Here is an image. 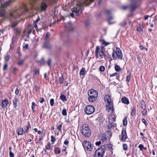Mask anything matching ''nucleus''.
I'll return each mask as SVG.
<instances>
[{"label": "nucleus", "mask_w": 157, "mask_h": 157, "mask_svg": "<svg viewBox=\"0 0 157 157\" xmlns=\"http://www.w3.org/2000/svg\"><path fill=\"white\" fill-rule=\"evenodd\" d=\"M29 9L25 4H23L19 8L10 12L6 16V18L10 21L17 18L20 16L25 13V12L28 11Z\"/></svg>", "instance_id": "nucleus-1"}, {"label": "nucleus", "mask_w": 157, "mask_h": 157, "mask_svg": "<svg viewBox=\"0 0 157 157\" xmlns=\"http://www.w3.org/2000/svg\"><path fill=\"white\" fill-rule=\"evenodd\" d=\"M94 0H82L79 4L71 9V11L75 13L76 15H78L81 13L83 10V8L90 5Z\"/></svg>", "instance_id": "nucleus-2"}, {"label": "nucleus", "mask_w": 157, "mask_h": 157, "mask_svg": "<svg viewBox=\"0 0 157 157\" xmlns=\"http://www.w3.org/2000/svg\"><path fill=\"white\" fill-rule=\"evenodd\" d=\"M88 95L89 101L90 102H93L97 99L98 93L97 90L91 89L89 90Z\"/></svg>", "instance_id": "nucleus-3"}, {"label": "nucleus", "mask_w": 157, "mask_h": 157, "mask_svg": "<svg viewBox=\"0 0 157 157\" xmlns=\"http://www.w3.org/2000/svg\"><path fill=\"white\" fill-rule=\"evenodd\" d=\"M104 99L106 104V111L108 112H109L111 110L113 111V101L111 100L110 96L109 94L106 95L105 96Z\"/></svg>", "instance_id": "nucleus-4"}, {"label": "nucleus", "mask_w": 157, "mask_h": 157, "mask_svg": "<svg viewBox=\"0 0 157 157\" xmlns=\"http://www.w3.org/2000/svg\"><path fill=\"white\" fill-rule=\"evenodd\" d=\"M81 132L82 134L86 137H89L91 134V129L86 124L82 125L81 128Z\"/></svg>", "instance_id": "nucleus-5"}, {"label": "nucleus", "mask_w": 157, "mask_h": 157, "mask_svg": "<svg viewBox=\"0 0 157 157\" xmlns=\"http://www.w3.org/2000/svg\"><path fill=\"white\" fill-rule=\"evenodd\" d=\"M105 150V146L104 145L101 146V147L96 151L94 157H103Z\"/></svg>", "instance_id": "nucleus-6"}, {"label": "nucleus", "mask_w": 157, "mask_h": 157, "mask_svg": "<svg viewBox=\"0 0 157 157\" xmlns=\"http://www.w3.org/2000/svg\"><path fill=\"white\" fill-rule=\"evenodd\" d=\"M115 53L116 54L117 58L121 60L122 59L123 55L121 49L118 48H117L115 52L114 50L113 53L112 54V56L113 59H117V57L115 55Z\"/></svg>", "instance_id": "nucleus-7"}, {"label": "nucleus", "mask_w": 157, "mask_h": 157, "mask_svg": "<svg viewBox=\"0 0 157 157\" xmlns=\"http://www.w3.org/2000/svg\"><path fill=\"white\" fill-rule=\"evenodd\" d=\"M83 146L84 149L89 151H92L93 148V146L92 145L90 142L84 141L83 143Z\"/></svg>", "instance_id": "nucleus-8"}, {"label": "nucleus", "mask_w": 157, "mask_h": 157, "mask_svg": "<svg viewBox=\"0 0 157 157\" xmlns=\"http://www.w3.org/2000/svg\"><path fill=\"white\" fill-rule=\"evenodd\" d=\"M95 110L94 107L91 105H88L84 109L85 113L88 115H90L93 113Z\"/></svg>", "instance_id": "nucleus-9"}, {"label": "nucleus", "mask_w": 157, "mask_h": 157, "mask_svg": "<svg viewBox=\"0 0 157 157\" xmlns=\"http://www.w3.org/2000/svg\"><path fill=\"white\" fill-rule=\"evenodd\" d=\"M122 138H121V140L123 142H124L126 139L127 138V136L126 131L123 130L121 132Z\"/></svg>", "instance_id": "nucleus-10"}, {"label": "nucleus", "mask_w": 157, "mask_h": 157, "mask_svg": "<svg viewBox=\"0 0 157 157\" xmlns=\"http://www.w3.org/2000/svg\"><path fill=\"white\" fill-rule=\"evenodd\" d=\"M116 120V117L113 114H111L109 117V123H113Z\"/></svg>", "instance_id": "nucleus-11"}, {"label": "nucleus", "mask_w": 157, "mask_h": 157, "mask_svg": "<svg viewBox=\"0 0 157 157\" xmlns=\"http://www.w3.org/2000/svg\"><path fill=\"white\" fill-rule=\"evenodd\" d=\"M9 104V101L7 98H6L4 100L2 101V106L4 108V107L6 106Z\"/></svg>", "instance_id": "nucleus-12"}, {"label": "nucleus", "mask_w": 157, "mask_h": 157, "mask_svg": "<svg viewBox=\"0 0 157 157\" xmlns=\"http://www.w3.org/2000/svg\"><path fill=\"white\" fill-rule=\"evenodd\" d=\"M36 62L41 65H44L45 63L44 57H42L40 60H37Z\"/></svg>", "instance_id": "nucleus-13"}, {"label": "nucleus", "mask_w": 157, "mask_h": 157, "mask_svg": "<svg viewBox=\"0 0 157 157\" xmlns=\"http://www.w3.org/2000/svg\"><path fill=\"white\" fill-rule=\"evenodd\" d=\"M121 101L123 103L126 104H128L129 103L128 99L125 97L122 98Z\"/></svg>", "instance_id": "nucleus-14"}, {"label": "nucleus", "mask_w": 157, "mask_h": 157, "mask_svg": "<svg viewBox=\"0 0 157 157\" xmlns=\"http://www.w3.org/2000/svg\"><path fill=\"white\" fill-rule=\"evenodd\" d=\"M140 107L142 109H145L146 108V105L144 101H142L140 102Z\"/></svg>", "instance_id": "nucleus-15"}, {"label": "nucleus", "mask_w": 157, "mask_h": 157, "mask_svg": "<svg viewBox=\"0 0 157 157\" xmlns=\"http://www.w3.org/2000/svg\"><path fill=\"white\" fill-rule=\"evenodd\" d=\"M86 70L85 68L83 67L80 70L79 72V75L80 76L83 75L86 73Z\"/></svg>", "instance_id": "nucleus-16"}, {"label": "nucleus", "mask_w": 157, "mask_h": 157, "mask_svg": "<svg viewBox=\"0 0 157 157\" xmlns=\"http://www.w3.org/2000/svg\"><path fill=\"white\" fill-rule=\"evenodd\" d=\"M17 132L18 135H23V132L24 131L23 128H21L19 129H18Z\"/></svg>", "instance_id": "nucleus-17"}, {"label": "nucleus", "mask_w": 157, "mask_h": 157, "mask_svg": "<svg viewBox=\"0 0 157 157\" xmlns=\"http://www.w3.org/2000/svg\"><path fill=\"white\" fill-rule=\"evenodd\" d=\"M61 152V149L58 147H55V154H60Z\"/></svg>", "instance_id": "nucleus-18"}, {"label": "nucleus", "mask_w": 157, "mask_h": 157, "mask_svg": "<svg viewBox=\"0 0 157 157\" xmlns=\"http://www.w3.org/2000/svg\"><path fill=\"white\" fill-rule=\"evenodd\" d=\"M5 10L0 7V16L1 17L5 15Z\"/></svg>", "instance_id": "nucleus-19"}, {"label": "nucleus", "mask_w": 157, "mask_h": 157, "mask_svg": "<svg viewBox=\"0 0 157 157\" xmlns=\"http://www.w3.org/2000/svg\"><path fill=\"white\" fill-rule=\"evenodd\" d=\"M99 54L101 58L104 59L105 60V57L106 56L103 52H99Z\"/></svg>", "instance_id": "nucleus-20"}, {"label": "nucleus", "mask_w": 157, "mask_h": 157, "mask_svg": "<svg viewBox=\"0 0 157 157\" xmlns=\"http://www.w3.org/2000/svg\"><path fill=\"white\" fill-rule=\"evenodd\" d=\"M18 101L17 98H14L13 101V104L14 107L16 108L17 106V102Z\"/></svg>", "instance_id": "nucleus-21"}, {"label": "nucleus", "mask_w": 157, "mask_h": 157, "mask_svg": "<svg viewBox=\"0 0 157 157\" xmlns=\"http://www.w3.org/2000/svg\"><path fill=\"white\" fill-rule=\"evenodd\" d=\"M100 139L101 140H102V142H104L106 141L107 139V138L105 135L103 134L102 135L100 136Z\"/></svg>", "instance_id": "nucleus-22"}, {"label": "nucleus", "mask_w": 157, "mask_h": 157, "mask_svg": "<svg viewBox=\"0 0 157 157\" xmlns=\"http://www.w3.org/2000/svg\"><path fill=\"white\" fill-rule=\"evenodd\" d=\"M47 6L46 4L43 3L41 6V8L42 11L45 10L47 8Z\"/></svg>", "instance_id": "nucleus-23"}, {"label": "nucleus", "mask_w": 157, "mask_h": 157, "mask_svg": "<svg viewBox=\"0 0 157 157\" xmlns=\"http://www.w3.org/2000/svg\"><path fill=\"white\" fill-rule=\"evenodd\" d=\"M132 112L131 113V114L132 116H134L135 115L136 113V110L134 107H131Z\"/></svg>", "instance_id": "nucleus-24"}, {"label": "nucleus", "mask_w": 157, "mask_h": 157, "mask_svg": "<svg viewBox=\"0 0 157 157\" xmlns=\"http://www.w3.org/2000/svg\"><path fill=\"white\" fill-rule=\"evenodd\" d=\"M113 19V17L112 16H109L107 19L108 21L109 24L111 25L114 24L115 22H111L110 21Z\"/></svg>", "instance_id": "nucleus-25"}, {"label": "nucleus", "mask_w": 157, "mask_h": 157, "mask_svg": "<svg viewBox=\"0 0 157 157\" xmlns=\"http://www.w3.org/2000/svg\"><path fill=\"white\" fill-rule=\"evenodd\" d=\"M40 74L39 69L36 68L34 70V74L35 75H39Z\"/></svg>", "instance_id": "nucleus-26"}, {"label": "nucleus", "mask_w": 157, "mask_h": 157, "mask_svg": "<svg viewBox=\"0 0 157 157\" xmlns=\"http://www.w3.org/2000/svg\"><path fill=\"white\" fill-rule=\"evenodd\" d=\"M115 69L116 71L117 72L120 71H121V68L118 65H115Z\"/></svg>", "instance_id": "nucleus-27"}, {"label": "nucleus", "mask_w": 157, "mask_h": 157, "mask_svg": "<svg viewBox=\"0 0 157 157\" xmlns=\"http://www.w3.org/2000/svg\"><path fill=\"white\" fill-rule=\"evenodd\" d=\"M141 113L143 116H146L147 115V111L146 109H142Z\"/></svg>", "instance_id": "nucleus-28"}, {"label": "nucleus", "mask_w": 157, "mask_h": 157, "mask_svg": "<svg viewBox=\"0 0 157 157\" xmlns=\"http://www.w3.org/2000/svg\"><path fill=\"white\" fill-rule=\"evenodd\" d=\"M114 126L113 123H110L108 125V128L109 129H111L112 128L114 127Z\"/></svg>", "instance_id": "nucleus-29"}, {"label": "nucleus", "mask_w": 157, "mask_h": 157, "mask_svg": "<svg viewBox=\"0 0 157 157\" xmlns=\"http://www.w3.org/2000/svg\"><path fill=\"white\" fill-rule=\"evenodd\" d=\"M127 24V22L125 20L123 21L120 24V25L121 27H124Z\"/></svg>", "instance_id": "nucleus-30"}, {"label": "nucleus", "mask_w": 157, "mask_h": 157, "mask_svg": "<svg viewBox=\"0 0 157 157\" xmlns=\"http://www.w3.org/2000/svg\"><path fill=\"white\" fill-rule=\"evenodd\" d=\"M24 61H25V60L24 59L21 60L20 61H19L17 63V65L19 66H21L23 64Z\"/></svg>", "instance_id": "nucleus-31"}, {"label": "nucleus", "mask_w": 157, "mask_h": 157, "mask_svg": "<svg viewBox=\"0 0 157 157\" xmlns=\"http://www.w3.org/2000/svg\"><path fill=\"white\" fill-rule=\"evenodd\" d=\"M142 28H143L142 25L140 24L139 25V27H138L137 28L136 30L138 31H142Z\"/></svg>", "instance_id": "nucleus-32"}, {"label": "nucleus", "mask_w": 157, "mask_h": 157, "mask_svg": "<svg viewBox=\"0 0 157 157\" xmlns=\"http://www.w3.org/2000/svg\"><path fill=\"white\" fill-rule=\"evenodd\" d=\"M56 140V138L54 136L52 135L51 136V141L52 142V144H53L54 143L55 141Z\"/></svg>", "instance_id": "nucleus-33"}, {"label": "nucleus", "mask_w": 157, "mask_h": 157, "mask_svg": "<svg viewBox=\"0 0 157 157\" xmlns=\"http://www.w3.org/2000/svg\"><path fill=\"white\" fill-rule=\"evenodd\" d=\"M64 80V77L63 76H61L59 78V82L61 84H62L63 83Z\"/></svg>", "instance_id": "nucleus-34"}, {"label": "nucleus", "mask_w": 157, "mask_h": 157, "mask_svg": "<svg viewBox=\"0 0 157 157\" xmlns=\"http://www.w3.org/2000/svg\"><path fill=\"white\" fill-rule=\"evenodd\" d=\"M60 99L63 101H66V97L63 95H62L60 96Z\"/></svg>", "instance_id": "nucleus-35"}, {"label": "nucleus", "mask_w": 157, "mask_h": 157, "mask_svg": "<svg viewBox=\"0 0 157 157\" xmlns=\"http://www.w3.org/2000/svg\"><path fill=\"white\" fill-rule=\"evenodd\" d=\"M14 30L15 31V33L16 35L18 36L21 33V31L18 29H14Z\"/></svg>", "instance_id": "nucleus-36"}, {"label": "nucleus", "mask_w": 157, "mask_h": 157, "mask_svg": "<svg viewBox=\"0 0 157 157\" xmlns=\"http://www.w3.org/2000/svg\"><path fill=\"white\" fill-rule=\"evenodd\" d=\"M43 47L45 48H49V44L48 43H44Z\"/></svg>", "instance_id": "nucleus-37"}, {"label": "nucleus", "mask_w": 157, "mask_h": 157, "mask_svg": "<svg viewBox=\"0 0 157 157\" xmlns=\"http://www.w3.org/2000/svg\"><path fill=\"white\" fill-rule=\"evenodd\" d=\"M123 124L124 126H126L127 124V118H125L123 121Z\"/></svg>", "instance_id": "nucleus-38"}, {"label": "nucleus", "mask_w": 157, "mask_h": 157, "mask_svg": "<svg viewBox=\"0 0 157 157\" xmlns=\"http://www.w3.org/2000/svg\"><path fill=\"white\" fill-rule=\"evenodd\" d=\"M29 128H31V126H30V124H29L28 126L26 127L25 132L26 133H28V132L29 130Z\"/></svg>", "instance_id": "nucleus-39"}, {"label": "nucleus", "mask_w": 157, "mask_h": 157, "mask_svg": "<svg viewBox=\"0 0 157 157\" xmlns=\"http://www.w3.org/2000/svg\"><path fill=\"white\" fill-rule=\"evenodd\" d=\"M123 149L125 151H127L128 149L127 145L126 144H124L123 145Z\"/></svg>", "instance_id": "nucleus-40"}, {"label": "nucleus", "mask_w": 157, "mask_h": 157, "mask_svg": "<svg viewBox=\"0 0 157 157\" xmlns=\"http://www.w3.org/2000/svg\"><path fill=\"white\" fill-rule=\"evenodd\" d=\"M62 114L64 116L67 115V110L66 109H63L62 111Z\"/></svg>", "instance_id": "nucleus-41"}, {"label": "nucleus", "mask_w": 157, "mask_h": 157, "mask_svg": "<svg viewBox=\"0 0 157 157\" xmlns=\"http://www.w3.org/2000/svg\"><path fill=\"white\" fill-rule=\"evenodd\" d=\"M52 62V60L51 59H48V60L47 62V63L48 64V66L49 67H51V63Z\"/></svg>", "instance_id": "nucleus-42"}, {"label": "nucleus", "mask_w": 157, "mask_h": 157, "mask_svg": "<svg viewBox=\"0 0 157 157\" xmlns=\"http://www.w3.org/2000/svg\"><path fill=\"white\" fill-rule=\"evenodd\" d=\"M8 67V64L7 63H5L4 64L3 67V70L4 71H6Z\"/></svg>", "instance_id": "nucleus-43"}, {"label": "nucleus", "mask_w": 157, "mask_h": 157, "mask_svg": "<svg viewBox=\"0 0 157 157\" xmlns=\"http://www.w3.org/2000/svg\"><path fill=\"white\" fill-rule=\"evenodd\" d=\"M130 80V75L129 74L128 75L126 78V81L127 82H129Z\"/></svg>", "instance_id": "nucleus-44"}, {"label": "nucleus", "mask_w": 157, "mask_h": 157, "mask_svg": "<svg viewBox=\"0 0 157 157\" xmlns=\"http://www.w3.org/2000/svg\"><path fill=\"white\" fill-rule=\"evenodd\" d=\"M99 70L101 71H104L105 70V67L104 66H101L99 67Z\"/></svg>", "instance_id": "nucleus-45"}, {"label": "nucleus", "mask_w": 157, "mask_h": 157, "mask_svg": "<svg viewBox=\"0 0 157 157\" xmlns=\"http://www.w3.org/2000/svg\"><path fill=\"white\" fill-rule=\"evenodd\" d=\"M136 5H132L130 6L131 10L132 11H133L136 8Z\"/></svg>", "instance_id": "nucleus-46"}, {"label": "nucleus", "mask_w": 157, "mask_h": 157, "mask_svg": "<svg viewBox=\"0 0 157 157\" xmlns=\"http://www.w3.org/2000/svg\"><path fill=\"white\" fill-rule=\"evenodd\" d=\"M54 100L53 98L51 99L50 100V104L52 106H53L54 104Z\"/></svg>", "instance_id": "nucleus-47"}, {"label": "nucleus", "mask_w": 157, "mask_h": 157, "mask_svg": "<svg viewBox=\"0 0 157 157\" xmlns=\"http://www.w3.org/2000/svg\"><path fill=\"white\" fill-rule=\"evenodd\" d=\"M102 43L103 44L105 45V46H107L110 44L109 42H106L104 40H102Z\"/></svg>", "instance_id": "nucleus-48"}, {"label": "nucleus", "mask_w": 157, "mask_h": 157, "mask_svg": "<svg viewBox=\"0 0 157 157\" xmlns=\"http://www.w3.org/2000/svg\"><path fill=\"white\" fill-rule=\"evenodd\" d=\"M51 146V145L50 143H48V145L46 146L45 148L47 149L50 150V149Z\"/></svg>", "instance_id": "nucleus-49"}, {"label": "nucleus", "mask_w": 157, "mask_h": 157, "mask_svg": "<svg viewBox=\"0 0 157 157\" xmlns=\"http://www.w3.org/2000/svg\"><path fill=\"white\" fill-rule=\"evenodd\" d=\"M100 50V47L99 46H97L96 47L95 52L98 53Z\"/></svg>", "instance_id": "nucleus-50"}, {"label": "nucleus", "mask_w": 157, "mask_h": 157, "mask_svg": "<svg viewBox=\"0 0 157 157\" xmlns=\"http://www.w3.org/2000/svg\"><path fill=\"white\" fill-rule=\"evenodd\" d=\"M10 59V56H7L5 58V59L6 61H8Z\"/></svg>", "instance_id": "nucleus-51"}, {"label": "nucleus", "mask_w": 157, "mask_h": 157, "mask_svg": "<svg viewBox=\"0 0 157 157\" xmlns=\"http://www.w3.org/2000/svg\"><path fill=\"white\" fill-rule=\"evenodd\" d=\"M138 147L141 150H143L144 148L143 145L142 144H140L139 145Z\"/></svg>", "instance_id": "nucleus-52"}, {"label": "nucleus", "mask_w": 157, "mask_h": 157, "mask_svg": "<svg viewBox=\"0 0 157 157\" xmlns=\"http://www.w3.org/2000/svg\"><path fill=\"white\" fill-rule=\"evenodd\" d=\"M62 127V125L61 124H59V126H58L57 127V129L59 131H61V128Z\"/></svg>", "instance_id": "nucleus-53"}, {"label": "nucleus", "mask_w": 157, "mask_h": 157, "mask_svg": "<svg viewBox=\"0 0 157 157\" xmlns=\"http://www.w3.org/2000/svg\"><path fill=\"white\" fill-rule=\"evenodd\" d=\"M9 155L10 157H14V153L12 152L11 151L10 152Z\"/></svg>", "instance_id": "nucleus-54"}, {"label": "nucleus", "mask_w": 157, "mask_h": 157, "mask_svg": "<svg viewBox=\"0 0 157 157\" xmlns=\"http://www.w3.org/2000/svg\"><path fill=\"white\" fill-rule=\"evenodd\" d=\"M66 150H67L66 147L65 146H63L62 148V151L63 152V151H66Z\"/></svg>", "instance_id": "nucleus-55"}, {"label": "nucleus", "mask_w": 157, "mask_h": 157, "mask_svg": "<svg viewBox=\"0 0 157 157\" xmlns=\"http://www.w3.org/2000/svg\"><path fill=\"white\" fill-rule=\"evenodd\" d=\"M18 24V23H13V24L12 25V28L14 29V28Z\"/></svg>", "instance_id": "nucleus-56"}, {"label": "nucleus", "mask_w": 157, "mask_h": 157, "mask_svg": "<svg viewBox=\"0 0 157 157\" xmlns=\"http://www.w3.org/2000/svg\"><path fill=\"white\" fill-rule=\"evenodd\" d=\"M32 109H33L34 108V107L36 105V104L34 102H33L32 103Z\"/></svg>", "instance_id": "nucleus-57"}, {"label": "nucleus", "mask_w": 157, "mask_h": 157, "mask_svg": "<svg viewBox=\"0 0 157 157\" xmlns=\"http://www.w3.org/2000/svg\"><path fill=\"white\" fill-rule=\"evenodd\" d=\"M142 121L145 124L146 126L147 125L146 124L147 123V122L145 119H142Z\"/></svg>", "instance_id": "nucleus-58"}, {"label": "nucleus", "mask_w": 157, "mask_h": 157, "mask_svg": "<svg viewBox=\"0 0 157 157\" xmlns=\"http://www.w3.org/2000/svg\"><path fill=\"white\" fill-rule=\"evenodd\" d=\"M118 75V73H115L111 75H110V77H113L115 76H117Z\"/></svg>", "instance_id": "nucleus-59"}, {"label": "nucleus", "mask_w": 157, "mask_h": 157, "mask_svg": "<svg viewBox=\"0 0 157 157\" xmlns=\"http://www.w3.org/2000/svg\"><path fill=\"white\" fill-rule=\"evenodd\" d=\"M95 144L97 146H99L101 144V141L97 142Z\"/></svg>", "instance_id": "nucleus-60"}, {"label": "nucleus", "mask_w": 157, "mask_h": 157, "mask_svg": "<svg viewBox=\"0 0 157 157\" xmlns=\"http://www.w3.org/2000/svg\"><path fill=\"white\" fill-rule=\"evenodd\" d=\"M44 101V100L43 98H41L40 99V102L41 103H42Z\"/></svg>", "instance_id": "nucleus-61"}, {"label": "nucleus", "mask_w": 157, "mask_h": 157, "mask_svg": "<svg viewBox=\"0 0 157 157\" xmlns=\"http://www.w3.org/2000/svg\"><path fill=\"white\" fill-rule=\"evenodd\" d=\"M17 69L15 67H14L13 68V74H14L15 73V71H16L17 70Z\"/></svg>", "instance_id": "nucleus-62"}, {"label": "nucleus", "mask_w": 157, "mask_h": 157, "mask_svg": "<svg viewBox=\"0 0 157 157\" xmlns=\"http://www.w3.org/2000/svg\"><path fill=\"white\" fill-rule=\"evenodd\" d=\"M19 90L17 88L16 89L15 92L16 94L17 95L19 93Z\"/></svg>", "instance_id": "nucleus-63"}, {"label": "nucleus", "mask_w": 157, "mask_h": 157, "mask_svg": "<svg viewBox=\"0 0 157 157\" xmlns=\"http://www.w3.org/2000/svg\"><path fill=\"white\" fill-rule=\"evenodd\" d=\"M68 143L69 142L67 140H65L64 142V144L65 145L67 144H68Z\"/></svg>", "instance_id": "nucleus-64"}]
</instances>
